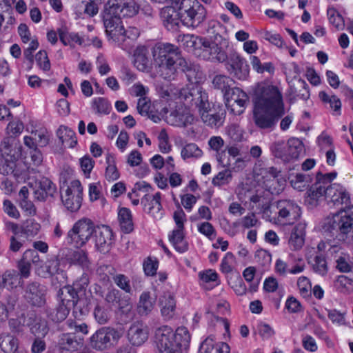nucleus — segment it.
I'll return each mask as SVG.
<instances>
[{
  "instance_id": "obj_1",
  "label": "nucleus",
  "mask_w": 353,
  "mask_h": 353,
  "mask_svg": "<svg viewBox=\"0 0 353 353\" xmlns=\"http://www.w3.org/2000/svg\"><path fill=\"white\" fill-rule=\"evenodd\" d=\"M325 201L328 204L343 209L344 214L336 213L326 217L322 225L324 232L348 243H353V205L347 206L350 203L349 193L340 184L329 183Z\"/></svg>"
},
{
  "instance_id": "obj_2",
  "label": "nucleus",
  "mask_w": 353,
  "mask_h": 353,
  "mask_svg": "<svg viewBox=\"0 0 353 353\" xmlns=\"http://www.w3.org/2000/svg\"><path fill=\"white\" fill-rule=\"evenodd\" d=\"M252 101L254 121L261 129H273L285 114L282 94L275 85L259 83L254 90Z\"/></svg>"
},
{
  "instance_id": "obj_3",
  "label": "nucleus",
  "mask_w": 353,
  "mask_h": 353,
  "mask_svg": "<svg viewBox=\"0 0 353 353\" xmlns=\"http://www.w3.org/2000/svg\"><path fill=\"white\" fill-rule=\"evenodd\" d=\"M156 73L168 81L176 79L179 66L183 71L191 72L185 59L181 57L177 47L170 43L161 44L153 52Z\"/></svg>"
},
{
  "instance_id": "obj_4",
  "label": "nucleus",
  "mask_w": 353,
  "mask_h": 353,
  "mask_svg": "<svg viewBox=\"0 0 353 353\" xmlns=\"http://www.w3.org/2000/svg\"><path fill=\"white\" fill-rule=\"evenodd\" d=\"M263 216L279 225H293L301 216V208L294 201L283 199L264 208Z\"/></svg>"
},
{
  "instance_id": "obj_5",
  "label": "nucleus",
  "mask_w": 353,
  "mask_h": 353,
  "mask_svg": "<svg viewBox=\"0 0 353 353\" xmlns=\"http://www.w3.org/2000/svg\"><path fill=\"white\" fill-rule=\"evenodd\" d=\"M174 90V94L178 95V98L189 108L197 109L199 114L210 110L208 94L199 85L190 84L181 90Z\"/></svg>"
},
{
  "instance_id": "obj_6",
  "label": "nucleus",
  "mask_w": 353,
  "mask_h": 353,
  "mask_svg": "<svg viewBox=\"0 0 353 353\" xmlns=\"http://www.w3.org/2000/svg\"><path fill=\"white\" fill-rule=\"evenodd\" d=\"M179 10L181 22L187 27H197L206 17L205 8L197 0H182Z\"/></svg>"
},
{
  "instance_id": "obj_7",
  "label": "nucleus",
  "mask_w": 353,
  "mask_h": 353,
  "mask_svg": "<svg viewBox=\"0 0 353 353\" xmlns=\"http://www.w3.org/2000/svg\"><path fill=\"white\" fill-rule=\"evenodd\" d=\"M1 160L0 170L3 174H12L17 179H19L21 172L18 168L17 161L21 157L19 148H13L8 138L4 139L0 145Z\"/></svg>"
},
{
  "instance_id": "obj_8",
  "label": "nucleus",
  "mask_w": 353,
  "mask_h": 353,
  "mask_svg": "<svg viewBox=\"0 0 353 353\" xmlns=\"http://www.w3.org/2000/svg\"><path fill=\"white\" fill-rule=\"evenodd\" d=\"M96 227L88 218H83L77 221L68 232V242L79 248L84 245L90 236L94 234Z\"/></svg>"
},
{
  "instance_id": "obj_9",
  "label": "nucleus",
  "mask_w": 353,
  "mask_h": 353,
  "mask_svg": "<svg viewBox=\"0 0 353 353\" xmlns=\"http://www.w3.org/2000/svg\"><path fill=\"white\" fill-rule=\"evenodd\" d=\"M303 149L301 141L298 139H290L287 143L277 141L270 146L272 154L284 162H290L298 159Z\"/></svg>"
},
{
  "instance_id": "obj_10",
  "label": "nucleus",
  "mask_w": 353,
  "mask_h": 353,
  "mask_svg": "<svg viewBox=\"0 0 353 353\" xmlns=\"http://www.w3.org/2000/svg\"><path fill=\"white\" fill-rule=\"evenodd\" d=\"M102 18L105 33L109 40L121 46L123 43L124 26L120 17L104 8Z\"/></svg>"
},
{
  "instance_id": "obj_11",
  "label": "nucleus",
  "mask_w": 353,
  "mask_h": 353,
  "mask_svg": "<svg viewBox=\"0 0 353 353\" xmlns=\"http://www.w3.org/2000/svg\"><path fill=\"white\" fill-rule=\"evenodd\" d=\"M121 334L116 329L103 327L97 330L90 339V346L97 350H107L116 344Z\"/></svg>"
},
{
  "instance_id": "obj_12",
  "label": "nucleus",
  "mask_w": 353,
  "mask_h": 353,
  "mask_svg": "<svg viewBox=\"0 0 353 353\" xmlns=\"http://www.w3.org/2000/svg\"><path fill=\"white\" fill-rule=\"evenodd\" d=\"M155 343L159 353H181L180 344L174 341L173 330L167 325L155 331Z\"/></svg>"
},
{
  "instance_id": "obj_13",
  "label": "nucleus",
  "mask_w": 353,
  "mask_h": 353,
  "mask_svg": "<svg viewBox=\"0 0 353 353\" xmlns=\"http://www.w3.org/2000/svg\"><path fill=\"white\" fill-rule=\"evenodd\" d=\"M59 303L73 308V314L77 318L87 312V309L82 307L83 300L79 298L77 292L70 285H66L59 289L57 294Z\"/></svg>"
},
{
  "instance_id": "obj_14",
  "label": "nucleus",
  "mask_w": 353,
  "mask_h": 353,
  "mask_svg": "<svg viewBox=\"0 0 353 353\" xmlns=\"http://www.w3.org/2000/svg\"><path fill=\"white\" fill-rule=\"evenodd\" d=\"M337 176L336 172H332L323 174L318 172L316 182L307 191L308 197L312 202H318L322 199H326L327 189L329 183H331Z\"/></svg>"
},
{
  "instance_id": "obj_15",
  "label": "nucleus",
  "mask_w": 353,
  "mask_h": 353,
  "mask_svg": "<svg viewBox=\"0 0 353 353\" xmlns=\"http://www.w3.org/2000/svg\"><path fill=\"white\" fill-rule=\"evenodd\" d=\"M83 187L78 180H74L67 188L65 193L61 195V199L65 208L71 212L77 211L82 202Z\"/></svg>"
},
{
  "instance_id": "obj_16",
  "label": "nucleus",
  "mask_w": 353,
  "mask_h": 353,
  "mask_svg": "<svg viewBox=\"0 0 353 353\" xmlns=\"http://www.w3.org/2000/svg\"><path fill=\"white\" fill-rule=\"evenodd\" d=\"M46 292L47 288L45 285L33 281L26 285L23 297L32 306L41 307L46 304Z\"/></svg>"
},
{
  "instance_id": "obj_17",
  "label": "nucleus",
  "mask_w": 353,
  "mask_h": 353,
  "mask_svg": "<svg viewBox=\"0 0 353 353\" xmlns=\"http://www.w3.org/2000/svg\"><path fill=\"white\" fill-rule=\"evenodd\" d=\"M104 8L121 17H132L139 10V6L133 0H108Z\"/></svg>"
},
{
  "instance_id": "obj_18",
  "label": "nucleus",
  "mask_w": 353,
  "mask_h": 353,
  "mask_svg": "<svg viewBox=\"0 0 353 353\" xmlns=\"http://www.w3.org/2000/svg\"><path fill=\"white\" fill-rule=\"evenodd\" d=\"M225 105L234 114L240 115L244 112L248 97L247 94L239 88H232L225 96Z\"/></svg>"
},
{
  "instance_id": "obj_19",
  "label": "nucleus",
  "mask_w": 353,
  "mask_h": 353,
  "mask_svg": "<svg viewBox=\"0 0 353 353\" xmlns=\"http://www.w3.org/2000/svg\"><path fill=\"white\" fill-rule=\"evenodd\" d=\"M226 69L230 74L239 80H245L250 72L246 60L237 52L230 54L226 63Z\"/></svg>"
},
{
  "instance_id": "obj_20",
  "label": "nucleus",
  "mask_w": 353,
  "mask_h": 353,
  "mask_svg": "<svg viewBox=\"0 0 353 353\" xmlns=\"http://www.w3.org/2000/svg\"><path fill=\"white\" fill-rule=\"evenodd\" d=\"M95 246L100 252L108 251L112 243V231L107 225L96 227L94 231Z\"/></svg>"
},
{
  "instance_id": "obj_21",
  "label": "nucleus",
  "mask_w": 353,
  "mask_h": 353,
  "mask_svg": "<svg viewBox=\"0 0 353 353\" xmlns=\"http://www.w3.org/2000/svg\"><path fill=\"white\" fill-rule=\"evenodd\" d=\"M57 191L55 184L47 177H42L35 181L34 195L38 201H45L48 197H52Z\"/></svg>"
},
{
  "instance_id": "obj_22",
  "label": "nucleus",
  "mask_w": 353,
  "mask_h": 353,
  "mask_svg": "<svg viewBox=\"0 0 353 353\" xmlns=\"http://www.w3.org/2000/svg\"><path fill=\"white\" fill-rule=\"evenodd\" d=\"M161 196V193L157 192L154 195L145 194L141 199V203L147 210L148 213L155 219H161L163 216Z\"/></svg>"
},
{
  "instance_id": "obj_23",
  "label": "nucleus",
  "mask_w": 353,
  "mask_h": 353,
  "mask_svg": "<svg viewBox=\"0 0 353 353\" xmlns=\"http://www.w3.org/2000/svg\"><path fill=\"white\" fill-rule=\"evenodd\" d=\"M225 111L220 109L217 112L210 110H205L200 113V117L203 122L212 128L218 129L224 123L225 119Z\"/></svg>"
},
{
  "instance_id": "obj_24",
  "label": "nucleus",
  "mask_w": 353,
  "mask_h": 353,
  "mask_svg": "<svg viewBox=\"0 0 353 353\" xmlns=\"http://www.w3.org/2000/svg\"><path fill=\"white\" fill-rule=\"evenodd\" d=\"M148 329L141 323L132 324L128 331V339L132 345L140 346L148 340Z\"/></svg>"
},
{
  "instance_id": "obj_25",
  "label": "nucleus",
  "mask_w": 353,
  "mask_h": 353,
  "mask_svg": "<svg viewBox=\"0 0 353 353\" xmlns=\"http://www.w3.org/2000/svg\"><path fill=\"white\" fill-rule=\"evenodd\" d=\"M160 17L165 27L168 30L176 29L181 22L180 10L176 11L172 6H165L160 11Z\"/></svg>"
},
{
  "instance_id": "obj_26",
  "label": "nucleus",
  "mask_w": 353,
  "mask_h": 353,
  "mask_svg": "<svg viewBox=\"0 0 353 353\" xmlns=\"http://www.w3.org/2000/svg\"><path fill=\"white\" fill-rule=\"evenodd\" d=\"M148 51L145 46H138L134 52V65L140 71L149 72L150 69Z\"/></svg>"
},
{
  "instance_id": "obj_27",
  "label": "nucleus",
  "mask_w": 353,
  "mask_h": 353,
  "mask_svg": "<svg viewBox=\"0 0 353 353\" xmlns=\"http://www.w3.org/2000/svg\"><path fill=\"white\" fill-rule=\"evenodd\" d=\"M159 305L162 315L166 319H171L174 312L176 302L172 294L164 292L159 298Z\"/></svg>"
},
{
  "instance_id": "obj_28",
  "label": "nucleus",
  "mask_w": 353,
  "mask_h": 353,
  "mask_svg": "<svg viewBox=\"0 0 353 353\" xmlns=\"http://www.w3.org/2000/svg\"><path fill=\"white\" fill-rule=\"evenodd\" d=\"M305 224L299 223L292 229L288 240L290 247L294 250H300L304 244Z\"/></svg>"
},
{
  "instance_id": "obj_29",
  "label": "nucleus",
  "mask_w": 353,
  "mask_h": 353,
  "mask_svg": "<svg viewBox=\"0 0 353 353\" xmlns=\"http://www.w3.org/2000/svg\"><path fill=\"white\" fill-rule=\"evenodd\" d=\"M62 272L63 271L60 268V261L55 256L48 259L43 265L37 269L38 275L43 278L59 274Z\"/></svg>"
},
{
  "instance_id": "obj_30",
  "label": "nucleus",
  "mask_w": 353,
  "mask_h": 353,
  "mask_svg": "<svg viewBox=\"0 0 353 353\" xmlns=\"http://www.w3.org/2000/svg\"><path fill=\"white\" fill-rule=\"evenodd\" d=\"M305 265L303 264H296L292 267L286 261L279 259L275 262L274 271L281 276H285L288 274H296L304 270Z\"/></svg>"
},
{
  "instance_id": "obj_31",
  "label": "nucleus",
  "mask_w": 353,
  "mask_h": 353,
  "mask_svg": "<svg viewBox=\"0 0 353 353\" xmlns=\"http://www.w3.org/2000/svg\"><path fill=\"white\" fill-rule=\"evenodd\" d=\"M19 348V340L8 332L0 334V349L3 353H15Z\"/></svg>"
},
{
  "instance_id": "obj_32",
  "label": "nucleus",
  "mask_w": 353,
  "mask_h": 353,
  "mask_svg": "<svg viewBox=\"0 0 353 353\" xmlns=\"http://www.w3.org/2000/svg\"><path fill=\"white\" fill-rule=\"evenodd\" d=\"M155 297L152 296L150 292H143L139 297L137 305V310L140 315H148L154 308Z\"/></svg>"
},
{
  "instance_id": "obj_33",
  "label": "nucleus",
  "mask_w": 353,
  "mask_h": 353,
  "mask_svg": "<svg viewBox=\"0 0 353 353\" xmlns=\"http://www.w3.org/2000/svg\"><path fill=\"white\" fill-rule=\"evenodd\" d=\"M170 242L172 244L175 250L183 253L188 250V243L185 239L183 230H174L168 236Z\"/></svg>"
},
{
  "instance_id": "obj_34",
  "label": "nucleus",
  "mask_w": 353,
  "mask_h": 353,
  "mask_svg": "<svg viewBox=\"0 0 353 353\" xmlns=\"http://www.w3.org/2000/svg\"><path fill=\"white\" fill-rule=\"evenodd\" d=\"M59 141L65 147L73 148L77 143L75 132L65 125H61L57 131Z\"/></svg>"
},
{
  "instance_id": "obj_35",
  "label": "nucleus",
  "mask_w": 353,
  "mask_h": 353,
  "mask_svg": "<svg viewBox=\"0 0 353 353\" xmlns=\"http://www.w3.org/2000/svg\"><path fill=\"white\" fill-rule=\"evenodd\" d=\"M118 220L121 230L124 233H130L134 230V223L131 211L127 208H121L118 211Z\"/></svg>"
},
{
  "instance_id": "obj_36",
  "label": "nucleus",
  "mask_w": 353,
  "mask_h": 353,
  "mask_svg": "<svg viewBox=\"0 0 353 353\" xmlns=\"http://www.w3.org/2000/svg\"><path fill=\"white\" fill-rule=\"evenodd\" d=\"M20 284L19 273L14 270H8L1 276L0 286L11 290Z\"/></svg>"
},
{
  "instance_id": "obj_37",
  "label": "nucleus",
  "mask_w": 353,
  "mask_h": 353,
  "mask_svg": "<svg viewBox=\"0 0 353 353\" xmlns=\"http://www.w3.org/2000/svg\"><path fill=\"white\" fill-rule=\"evenodd\" d=\"M319 97L325 105H329V108L334 111L335 115L341 114V102L339 98L334 94H328L325 91H321Z\"/></svg>"
},
{
  "instance_id": "obj_38",
  "label": "nucleus",
  "mask_w": 353,
  "mask_h": 353,
  "mask_svg": "<svg viewBox=\"0 0 353 353\" xmlns=\"http://www.w3.org/2000/svg\"><path fill=\"white\" fill-rule=\"evenodd\" d=\"M233 83L234 81L230 77L223 74H217L212 80L214 88L221 90L224 96L230 91Z\"/></svg>"
},
{
  "instance_id": "obj_39",
  "label": "nucleus",
  "mask_w": 353,
  "mask_h": 353,
  "mask_svg": "<svg viewBox=\"0 0 353 353\" xmlns=\"http://www.w3.org/2000/svg\"><path fill=\"white\" fill-rule=\"evenodd\" d=\"M28 326L31 333L37 337H45L49 331L47 321L39 318H35Z\"/></svg>"
},
{
  "instance_id": "obj_40",
  "label": "nucleus",
  "mask_w": 353,
  "mask_h": 353,
  "mask_svg": "<svg viewBox=\"0 0 353 353\" xmlns=\"http://www.w3.org/2000/svg\"><path fill=\"white\" fill-rule=\"evenodd\" d=\"M80 343L76 337L71 334H63L59 341V345L61 350L74 351L78 349Z\"/></svg>"
},
{
  "instance_id": "obj_41",
  "label": "nucleus",
  "mask_w": 353,
  "mask_h": 353,
  "mask_svg": "<svg viewBox=\"0 0 353 353\" xmlns=\"http://www.w3.org/2000/svg\"><path fill=\"white\" fill-rule=\"evenodd\" d=\"M216 50H217V44L205 39L200 52H196L195 54L203 59L214 61Z\"/></svg>"
},
{
  "instance_id": "obj_42",
  "label": "nucleus",
  "mask_w": 353,
  "mask_h": 353,
  "mask_svg": "<svg viewBox=\"0 0 353 353\" xmlns=\"http://www.w3.org/2000/svg\"><path fill=\"white\" fill-rule=\"evenodd\" d=\"M107 167L105 169V176L109 181H113L119 178V172L115 164L114 156L108 154L106 156Z\"/></svg>"
},
{
  "instance_id": "obj_43",
  "label": "nucleus",
  "mask_w": 353,
  "mask_h": 353,
  "mask_svg": "<svg viewBox=\"0 0 353 353\" xmlns=\"http://www.w3.org/2000/svg\"><path fill=\"white\" fill-rule=\"evenodd\" d=\"M336 290L342 294H350L353 292V283L348 276L340 275L334 283Z\"/></svg>"
},
{
  "instance_id": "obj_44",
  "label": "nucleus",
  "mask_w": 353,
  "mask_h": 353,
  "mask_svg": "<svg viewBox=\"0 0 353 353\" xmlns=\"http://www.w3.org/2000/svg\"><path fill=\"white\" fill-rule=\"evenodd\" d=\"M92 108L96 114H108L110 112L111 105L106 99L98 97L92 100Z\"/></svg>"
},
{
  "instance_id": "obj_45",
  "label": "nucleus",
  "mask_w": 353,
  "mask_h": 353,
  "mask_svg": "<svg viewBox=\"0 0 353 353\" xmlns=\"http://www.w3.org/2000/svg\"><path fill=\"white\" fill-rule=\"evenodd\" d=\"M105 301L110 307H116L120 310L125 307L124 304L121 301V293L117 289L110 290L105 296Z\"/></svg>"
},
{
  "instance_id": "obj_46",
  "label": "nucleus",
  "mask_w": 353,
  "mask_h": 353,
  "mask_svg": "<svg viewBox=\"0 0 353 353\" xmlns=\"http://www.w3.org/2000/svg\"><path fill=\"white\" fill-rule=\"evenodd\" d=\"M58 32L60 40L65 46L74 43L81 45L83 43V39L77 33H69L63 29H59Z\"/></svg>"
},
{
  "instance_id": "obj_47",
  "label": "nucleus",
  "mask_w": 353,
  "mask_h": 353,
  "mask_svg": "<svg viewBox=\"0 0 353 353\" xmlns=\"http://www.w3.org/2000/svg\"><path fill=\"white\" fill-rule=\"evenodd\" d=\"M202 154V150L195 143H189L185 145L181 152V157L184 160L190 158H199Z\"/></svg>"
},
{
  "instance_id": "obj_48",
  "label": "nucleus",
  "mask_w": 353,
  "mask_h": 353,
  "mask_svg": "<svg viewBox=\"0 0 353 353\" xmlns=\"http://www.w3.org/2000/svg\"><path fill=\"white\" fill-rule=\"evenodd\" d=\"M205 39L193 34H186L183 36V41L187 48L200 52Z\"/></svg>"
},
{
  "instance_id": "obj_49",
  "label": "nucleus",
  "mask_w": 353,
  "mask_h": 353,
  "mask_svg": "<svg viewBox=\"0 0 353 353\" xmlns=\"http://www.w3.org/2000/svg\"><path fill=\"white\" fill-rule=\"evenodd\" d=\"M174 334V341L180 344V348L182 347H187L190 341V334L188 330L185 327H179L176 329Z\"/></svg>"
},
{
  "instance_id": "obj_50",
  "label": "nucleus",
  "mask_w": 353,
  "mask_h": 353,
  "mask_svg": "<svg viewBox=\"0 0 353 353\" xmlns=\"http://www.w3.org/2000/svg\"><path fill=\"white\" fill-rule=\"evenodd\" d=\"M312 267L313 271L321 276H325L328 271L325 259L321 255H316L314 258Z\"/></svg>"
},
{
  "instance_id": "obj_51",
  "label": "nucleus",
  "mask_w": 353,
  "mask_h": 353,
  "mask_svg": "<svg viewBox=\"0 0 353 353\" xmlns=\"http://www.w3.org/2000/svg\"><path fill=\"white\" fill-rule=\"evenodd\" d=\"M232 179L231 170L225 168L221 172H219L213 179L212 183L215 186H223L228 184Z\"/></svg>"
},
{
  "instance_id": "obj_52",
  "label": "nucleus",
  "mask_w": 353,
  "mask_h": 353,
  "mask_svg": "<svg viewBox=\"0 0 353 353\" xmlns=\"http://www.w3.org/2000/svg\"><path fill=\"white\" fill-rule=\"evenodd\" d=\"M336 268L341 272L348 273L351 272L353 268V263L350 261V257L348 254L340 255V257L336 259Z\"/></svg>"
},
{
  "instance_id": "obj_53",
  "label": "nucleus",
  "mask_w": 353,
  "mask_h": 353,
  "mask_svg": "<svg viewBox=\"0 0 353 353\" xmlns=\"http://www.w3.org/2000/svg\"><path fill=\"white\" fill-rule=\"evenodd\" d=\"M310 180L311 178L309 175L297 174L292 179L291 184L294 189L303 191L308 186Z\"/></svg>"
},
{
  "instance_id": "obj_54",
  "label": "nucleus",
  "mask_w": 353,
  "mask_h": 353,
  "mask_svg": "<svg viewBox=\"0 0 353 353\" xmlns=\"http://www.w3.org/2000/svg\"><path fill=\"white\" fill-rule=\"evenodd\" d=\"M70 259L74 263L79 264L83 268H88L90 264L87 252L83 250L74 251L71 254Z\"/></svg>"
},
{
  "instance_id": "obj_55",
  "label": "nucleus",
  "mask_w": 353,
  "mask_h": 353,
  "mask_svg": "<svg viewBox=\"0 0 353 353\" xmlns=\"http://www.w3.org/2000/svg\"><path fill=\"white\" fill-rule=\"evenodd\" d=\"M41 225L34 219L27 220L22 225L21 231L28 236H34L38 234Z\"/></svg>"
},
{
  "instance_id": "obj_56",
  "label": "nucleus",
  "mask_w": 353,
  "mask_h": 353,
  "mask_svg": "<svg viewBox=\"0 0 353 353\" xmlns=\"http://www.w3.org/2000/svg\"><path fill=\"white\" fill-rule=\"evenodd\" d=\"M70 309V307H68V306L59 303L57 309L50 314V319L57 323L61 322L66 319Z\"/></svg>"
},
{
  "instance_id": "obj_57",
  "label": "nucleus",
  "mask_w": 353,
  "mask_h": 353,
  "mask_svg": "<svg viewBox=\"0 0 353 353\" xmlns=\"http://www.w3.org/2000/svg\"><path fill=\"white\" fill-rule=\"evenodd\" d=\"M114 283L125 293L130 294L132 292V288L130 285V279L123 274H118L113 277Z\"/></svg>"
},
{
  "instance_id": "obj_58",
  "label": "nucleus",
  "mask_w": 353,
  "mask_h": 353,
  "mask_svg": "<svg viewBox=\"0 0 353 353\" xmlns=\"http://www.w3.org/2000/svg\"><path fill=\"white\" fill-rule=\"evenodd\" d=\"M226 134L234 142H241L243 140V131L239 125H228L226 128Z\"/></svg>"
},
{
  "instance_id": "obj_59",
  "label": "nucleus",
  "mask_w": 353,
  "mask_h": 353,
  "mask_svg": "<svg viewBox=\"0 0 353 353\" xmlns=\"http://www.w3.org/2000/svg\"><path fill=\"white\" fill-rule=\"evenodd\" d=\"M217 159L219 163L223 164L224 168H228V169L231 170V172L241 171L246 166L245 161L243 158H237L233 163H224L222 160L221 154H219L217 155Z\"/></svg>"
},
{
  "instance_id": "obj_60",
  "label": "nucleus",
  "mask_w": 353,
  "mask_h": 353,
  "mask_svg": "<svg viewBox=\"0 0 353 353\" xmlns=\"http://www.w3.org/2000/svg\"><path fill=\"white\" fill-rule=\"evenodd\" d=\"M34 140L39 146L43 147L48 144L50 140V132L46 128H40L32 132Z\"/></svg>"
},
{
  "instance_id": "obj_61",
  "label": "nucleus",
  "mask_w": 353,
  "mask_h": 353,
  "mask_svg": "<svg viewBox=\"0 0 353 353\" xmlns=\"http://www.w3.org/2000/svg\"><path fill=\"white\" fill-rule=\"evenodd\" d=\"M35 59L37 65L44 72L50 70V62L45 50H40L36 54Z\"/></svg>"
},
{
  "instance_id": "obj_62",
  "label": "nucleus",
  "mask_w": 353,
  "mask_h": 353,
  "mask_svg": "<svg viewBox=\"0 0 353 353\" xmlns=\"http://www.w3.org/2000/svg\"><path fill=\"white\" fill-rule=\"evenodd\" d=\"M95 320L99 324H105L110 319V315L107 309L103 306L97 305L94 310Z\"/></svg>"
},
{
  "instance_id": "obj_63",
  "label": "nucleus",
  "mask_w": 353,
  "mask_h": 353,
  "mask_svg": "<svg viewBox=\"0 0 353 353\" xmlns=\"http://www.w3.org/2000/svg\"><path fill=\"white\" fill-rule=\"evenodd\" d=\"M235 261L234 255L229 252H227L221 261V270L223 273H230L232 271L233 265Z\"/></svg>"
},
{
  "instance_id": "obj_64",
  "label": "nucleus",
  "mask_w": 353,
  "mask_h": 353,
  "mask_svg": "<svg viewBox=\"0 0 353 353\" xmlns=\"http://www.w3.org/2000/svg\"><path fill=\"white\" fill-rule=\"evenodd\" d=\"M256 261L262 266H268L272 261L271 254L265 250H258L254 256Z\"/></svg>"
}]
</instances>
